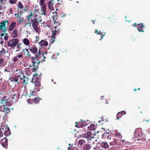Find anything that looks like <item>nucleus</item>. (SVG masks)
I'll return each mask as SVG.
<instances>
[{
    "instance_id": "obj_39",
    "label": "nucleus",
    "mask_w": 150,
    "mask_h": 150,
    "mask_svg": "<svg viewBox=\"0 0 150 150\" xmlns=\"http://www.w3.org/2000/svg\"><path fill=\"white\" fill-rule=\"evenodd\" d=\"M45 2V0H40L39 2V4L41 6H42L44 4Z\"/></svg>"
},
{
    "instance_id": "obj_31",
    "label": "nucleus",
    "mask_w": 150,
    "mask_h": 150,
    "mask_svg": "<svg viewBox=\"0 0 150 150\" xmlns=\"http://www.w3.org/2000/svg\"><path fill=\"white\" fill-rule=\"evenodd\" d=\"M40 58H42V59H41V61L44 62L45 61V59L46 58L43 55H40Z\"/></svg>"
},
{
    "instance_id": "obj_44",
    "label": "nucleus",
    "mask_w": 150,
    "mask_h": 150,
    "mask_svg": "<svg viewBox=\"0 0 150 150\" xmlns=\"http://www.w3.org/2000/svg\"><path fill=\"white\" fill-rule=\"evenodd\" d=\"M98 30L97 29H96L95 30V33H97L98 34H100V35H101L102 34V33H101L100 31H99V33H98Z\"/></svg>"
},
{
    "instance_id": "obj_56",
    "label": "nucleus",
    "mask_w": 150,
    "mask_h": 150,
    "mask_svg": "<svg viewBox=\"0 0 150 150\" xmlns=\"http://www.w3.org/2000/svg\"><path fill=\"white\" fill-rule=\"evenodd\" d=\"M51 40H52V41L53 42L54 41V39L53 38V39H51Z\"/></svg>"
},
{
    "instance_id": "obj_54",
    "label": "nucleus",
    "mask_w": 150,
    "mask_h": 150,
    "mask_svg": "<svg viewBox=\"0 0 150 150\" xmlns=\"http://www.w3.org/2000/svg\"><path fill=\"white\" fill-rule=\"evenodd\" d=\"M4 71L5 72H8V71H9L7 69H5Z\"/></svg>"
},
{
    "instance_id": "obj_63",
    "label": "nucleus",
    "mask_w": 150,
    "mask_h": 150,
    "mask_svg": "<svg viewBox=\"0 0 150 150\" xmlns=\"http://www.w3.org/2000/svg\"><path fill=\"white\" fill-rule=\"evenodd\" d=\"M138 90H140V88H138Z\"/></svg>"
},
{
    "instance_id": "obj_20",
    "label": "nucleus",
    "mask_w": 150,
    "mask_h": 150,
    "mask_svg": "<svg viewBox=\"0 0 150 150\" xmlns=\"http://www.w3.org/2000/svg\"><path fill=\"white\" fill-rule=\"evenodd\" d=\"M83 149L85 150H89L91 148V146L89 144H86L83 145Z\"/></svg>"
},
{
    "instance_id": "obj_42",
    "label": "nucleus",
    "mask_w": 150,
    "mask_h": 150,
    "mask_svg": "<svg viewBox=\"0 0 150 150\" xmlns=\"http://www.w3.org/2000/svg\"><path fill=\"white\" fill-rule=\"evenodd\" d=\"M18 59V58L16 56L14 57L13 59V60L14 62H16L17 61Z\"/></svg>"
},
{
    "instance_id": "obj_5",
    "label": "nucleus",
    "mask_w": 150,
    "mask_h": 150,
    "mask_svg": "<svg viewBox=\"0 0 150 150\" xmlns=\"http://www.w3.org/2000/svg\"><path fill=\"white\" fill-rule=\"evenodd\" d=\"M8 22L7 21H3L2 22L0 23V30H3L4 32H6V29L7 27L6 26V24Z\"/></svg>"
},
{
    "instance_id": "obj_53",
    "label": "nucleus",
    "mask_w": 150,
    "mask_h": 150,
    "mask_svg": "<svg viewBox=\"0 0 150 150\" xmlns=\"http://www.w3.org/2000/svg\"><path fill=\"white\" fill-rule=\"evenodd\" d=\"M51 1H51V2H52V3H55V2H54V1H55V0H50Z\"/></svg>"
},
{
    "instance_id": "obj_62",
    "label": "nucleus",
    "mask_w": 150,
    "mask_h": 150,
    "mask_svg": "<svg viewBox=\"0 0 150 150\" xmlns=\"http://www.w3.org/2000/svg\"><path fill=\"white\" fill-rule=\"evenodd\" d=\"M95 20H94L93 21L92 20V21L93 22V23L94 24H95V23H94V21H95Z\"/></svg>"
},
{
    "instance_id": "obj_58",
    "label": "nucleus",
    "mask_w": 150,
    "mask_h": 150,
    "mask_svg": "<svg viewBox=\"0 0 150 150\" xmlns=\"http://www.w3.org/2000/svg\"><path fill=\"white\" fill-rule=\"evenodd\" d=\"M137 89H136V88H134V91H136L137 90Z\"/></svg>"
},
{
    "instance_id": "obj_3",
    "label": "nucleus",
    "mask_w": 150,
    "mask_h": 150,
    "mask_svg": "<svg viewBox=\"0 0 150 150\" xmlns=\"http://www.w3.org/2000/svg\"><path fill=\"white\" fill-rule=\"evenodd\" d=\"M19 40L18 39H13L10 40L8 42L7 45L11 48H15L17 45Z\"/></svg>"
},
{
    "instance_id": "obj_15",
    "label": "nucleus",
    "mask_w": 150,
    "mask_h": 150,
    "mask_svg": "<svg viewBox=\"0 0 150 150\" xmlns=\"http://www.w3.org/2000/svg\"><path fill=\"white\" fill-rule=\"evenodd\" d=\"M48 44V43L47 41L43 40H42L39 43V45L41 46H47Z\"/></svg>"
},
{
    "instance_id": "obj_29",
    "label": "nucleus",
    "mask_w": 150,
    "mask_h": 150,
    "mask_svg": "<svg viewBox=\"0 0 150 150\" xmlns=\"http://www.w3.org/2000/svg\"><path fill=\"white\" fill-rule=\"evenodd\" d=\"M109 147V146L106 142H104V148L107 149Z\"/></svg>"
},
{
    "instance_id": "obj_32",
    "label": "nucleus",
    "mask_w": 150,
    "mask_h": 150,
    "mask_svg": "<svg viewBox=\"0 0 150 150\" xmlns=\"http://www.w3.org/2000/svg\"><path fill=\"white\" fill-rule=\"evenodd\" d=\"M4 61V58H0V67H1L3 65V62Z\"/></svg>"
},
{
    "instance_id": "obj_10",
    "label": "nucleus",
    "mask_w": 150,
    "mask_h": 150,
    "mask_svg": "<svg viewBox=\"0 0 150 150\" xmlns=\"http://www.w3.org/2000/svg\"><path fill=\"white\" fill-rule=\"evenodd\" d=\"M110 131L109 130H106L105 132H104V139H110L111 138L110 136Z\"/></svg>"
},
{
    "instance_id": "obj_30",
    "label": "nucleus",
    "mask_w": 150,
    "mask_h": 150,
    "mask_svg": "<svg viewBox=\"0 0 150 150\" xmlns=\"http://www.w3.org/2000/svg\"><path fill=\"white\" fill-rule=\"evenodd\" d=\"M115 136L116 137H118L120 139L122 137V135L119 132L116 133L115 134Z\"/></svg>"
},
{
    "instance_id": "obj_33",
    "label": "nucleus",
    "mask_w": 150,
    "mask_h": 150,
    "mask_svg": "<svg viewBox=\"0 0 150 150\" xmlns=\"http://www.w3.org/2000/svg\"><path fill=\"white\" fill-rule=\"evenodd\" d=\"M30 96H34L36 94V92L35 91H30Z\"/></svg>"
},
{
    "instance_id": "obj_51",
    "label": "nucleus",
    "mask_w": 150,
    "mask_h": 150,
    "mask_svg": "<svg viewBox=\"0 0 150 150\" xmlns=\"http://www.w3.org/2000/svg\"><path fill=\"white\" fill-rule=\"evenodd\" d=\"M9 11L10 12V13H12V10L11 8H10L9 9Z\"/></svg>"
},
{
    "instance_id": "obj_47",
    "label": "nucleus",
    "mask_w": 150,
    "mask_h": 150,
    "mask_svg": "<svg viewBox=\"0 0 150 150\" xmlns=\"http://www.w3.org/2000/svg\"><path fill=\"white\" fill-rule=\"evenodd\" d=\"M17 17L18 18L20 19L19 22H20V20H21L20 17L19 16V14L18 13H17Z\"/></svg>"
},
{
    "instance_id": "obj_13",
    "label": "nucleus",
    "mask_w": 150,
    "mask_h": 150,
    "mask_svg": "<svg viewBox=\"0 0 150 150\" xmlns=\"http://www.w3.org/2000/svg\"><path fill=\"white\" fill-rule=\"evenodd\" d=\"M11 33V36L13 38H16L18 35V30L15 29L12 30Z\"/></svg>"
},
{
    "instance_id": "obj_11",
    "label": "nucleus",
    "mask_w": 150,
    "mask_h": 150,
    "mask_svg": "<svg viewBox=\"0 0 150 150\" xmlns=\"http://www.w3.org/2000/svg\"><path fill=\"white\" fill-rule=\"evenodd\" d=\"M46 4H44L42 6H41V13L42 14L45 15L47 12L46 11Z\"/></svg>"
},
{
    "instance_id": "obj_36",
    "label": "nucleus",
    "mask_w": 150,
    "mask_h": 150,
    "mask_svg": "<svg viewBox=\"0 0 150 150\" xmlns=\"http://www.w3.org/2000/svg\"><path fill=\"white\" fill-rule=\"evenodd\" d=\"M73 146V144L71 145L70 144H69V146L68 147V150H73V148H72V146Z\"/></svg>"
},
{
    "instance_id": "obj_1",
    "label": "nucleus",
    "mask_w": 150,
    "mask_h": 150,
    "mask_svg": "<svg viewBox=\"0 0 150 150\" xmlns=\"http://www.w3.org/2000/svg\"><path fill=\"white\" fill-rule=\"evenodd\" d=\"M9 99L7 97L4 96L1 99V102L3 105H0V112H4L6 115L9 113L10 111L9 108L6 107V105L10 106L11 103L9 102Z\"/></svg>"
},
{
    "instance_id": "obj_24",
    "label": "nucleus",
    "mask_w": 150,
    "mask_h": 150,
    "mask_svg": "<svg viewBox=\"0 0 150 150\" xmlns=\"http://www.w3.org/2000/svg\"><path fill=\"white\" fill-rule=\"evenodd\" d=\"M88 129L89 130L93 131L95 130V127L94 125H90L88 127Z\"/></svg>"
},
{
    "instance_id": "obj_37",
    "label": "nucleus",
    "mask_w": 150,
    "mask_h": 150,
    "mask_svg": "<svg viewBox=\"0 0 150 150\" xmlns=\"http://www.w3.org/2000/svg\"><path fill=\"white\" fill-rule=\"evenodd\" d=\"M59 30H53V37L56 35V33L58 32Z\"/></svg>"
},
{
    "instance_id": "obj_45",
    "label": "nucleus",
    "mask_w": 150,
    "mask_h": 150,
    "mask_svg": "<svg viewBox=\"0 0 150 150\" xmlns=\"http://www.w3.org/2000/svg\"><path fill=\"white\" fill-rule=\"evenodd\" d=\"M1 4H2L3 1L2 0H0ZM3 9V6H1V5H0V10H1Z\"/></svg>"
},
{
    "instance_id": "obj_49",
    "label": "nucleus",
    "mask_w": 150,
    "mask_h": 150,
    "mask_svg": "<svg viewBox=\"0 0 150 150\" xmlns=\"http://www.w3.org/2000/svg\"><path fill=\"white\" fill-rule=\"evenodd\" d=\"M36 40L37 41H38V40H39V36H36Z\"/></svg>"
},
{
    "instance_id": "obj_6",
    "label": "nucleus",
    "mask_w": 150,
    "mask_h": 150,
    "mask_svg": "<svg viewBox=\"0 0 150 150\" xmlns=\"http://www.w3.org/2000/svg\"><path fill=\"white\" fill-rule=\"evenodd\" d=\"M38 53H37V54H36L34 57H31L32 61V62L33 64V66H34V70H37L38 68V64L36 62H35V59L37 58L38 57Z\"/></svg>"
},
{
    "instance_id": "obj_50",
    "label": "nucleus",
    "mask_w": 150,
    "mask_h": 150,
    "mask_svg": "<svg viewBox=\"0 0 150 150\" xmlns=\"http://www.w3.org/2000/svg\"><path fill=\"white\" fill-rule=\"evenodd\" d=\"M25 50L27 52H29V49H28L25 48V50Z\"/></svg>"
},
{
    "instance_id": "obj_43",
    "label": "nucleus",
    "mask_w": 150,
    "mask_h": 150,
    "mask_svg": "<svg viewBox=\"0 0 150 150\" xmlns=\"http://www.w3.org/2000/svg\"><path fill=\"white\" fill-rule=\"evenodd\" d=\"M121 114L123 115H125L126 114V112L125 111H122L120 112Z\"/></svg>"
},
{
    "instance_id": "obj_61",
    "label": "nucleus",
    "mask_w": 150,
    "mask_h": 150,
    "mask_svg": "<svg viewBox=\"0 0 150 150\" xmlns=\"http://www.w3.org/2000/svg\"><path fill=\"white\" fill-rule=\"evenodd\" d=\"M149 119H148V120H146L145 121L146 122H147L148 121H149Z\"/></svg>"
},
{
    "instance_id": "obj_34",
    "label": "nucleus",
    "mask_w": 150,
    "mask_h": 150,
    "mask_svg": "<svg viewBox=\"0 0 150 150\" xmlns=\"http://www.w3.org/2000/svg\"><path fill=\"white\" fill-rule=\"evenodd\" d=\"M23 8V6L21 2H19L18 4V8H20L21 9H22Z\"/></svg>"
},
{
    "instance_id": "obj_19",
    "label": "nucleus",
    "mask_w": 150,
    "mask_h": 150,
    "mask_svg": "<svg viewBox=\"0 0 150 150\" xmlns=\"http://www.w3.org/2000/svg\"><path fill=\"white\" fill-rule=\"evenodd\" d=\"M0 35L2 38L3 37L5 40H7L8 39V36L7 34L5 33H1Z\"/></svg>"
},
{
    "instance_id": "obj_23",
    "label": "nucleus",
    "mask_w": 150,
    "mask_h": 150,
    "mask_svg": "<svg viewBox=\"0 0 150 150\" xmlns=\"http://www.w3.org/2000/svg\"><path fill=\"white\" fill-rule=\"evenodd\" d=\"M53 3H52L51 1H49L48 3V8L50 10H53Z\"/></svg>"
},
{
    "instance_id": "obj_60",
    "label": "nucleus",
    "mask_w": 150,
    "mask_h": 150,
    "mask_svg": "<svg viewBox=\"0 0 150 150\" xmlns=\"http://www.w3.org/2000/svg\"><path fill=\"white\" fill-rule=\"evenodd\" d=\"M137 140H141V141H142H142L141 140V139H137Z\"/></svg>"
},
{
    "instance_id": "obj_26",
    "label": "nucleus",
    "mask_w": 150,
    "mask_h": 150,
    "mask_svg": "<svg viewBox=\"0 0 150 150\" xmlns=\"http://www.w3.org/2000/svg\"><path fill=\"white\" fill-rule=\"evenodd\" d=\"M85 142H86L84 140L82 139L79 140L78 141V143L81 146L83 143H85Z\"/></svg>"
},
{
    "instance_id": "obj_40",
    "label": "nucleus",
    "mask_w": 150,
    "mask_h": 150,
    "mask_svg": "<svg viewBox=\"0 0 150 150\" xmlns=\"http://www.w3.org/2000/svg\"><path fill=\"white\" fill-rule=\"evenodd\" d=\"M9 2L11 4H14L16 1V0H9Z\"/></svg>"
},
{
    "instance_id": "obj_52",
    "label": "nucleus",
    "mask_w": 150,
    "mask_h": 150,
    "mask_svg": "<svg viewBox=\"0 0 150 150\" xmlns=\"http://www.w3.org/2000/svg\"><path fill=\"white\" fill-rule=\"evenodd\" d=\"M133 25L134 26V27H136L137 26V24L136 23H134V24H133Z\"/></svg>"
},
{
    "instance_id": "obj_57",
    "label": "nucleus",
    "mask_w": 150,
    "mask_h": 150,
    "mask_svg": "<svg viewBox=\"0 0 150 150\" xmlns=\"http://www.w3.org/2000/svg\"><path fill=\"white\" fill-rule=\"evenodd\" d=\"M33 80H34V79H33L31 81V82H33V83H34V82L33 81Z\"/></svg>"
},
{
    "instance_id": "obj_35",
    "label": "nucleus",
    "mask_w": 150,
    "mask_h": 150,
    "mask_svg": "<svg viewBox=\"0 0 150 150\" xmlns=\"http://www.w3.org/2000/svg\"><path fill=\"white\" fill-rule=\"evenodd\" d=\"M3 129H0V139L4 136V134L3 132Z\"/></svg>"
},
{
    "instance_id": "obj_4",
    "label": "nucleus",
    "mask_w": 150,
    "mask_h": 150,
    "mask_svg": "<svg viewBox=\"0 0 150 150\" xmlns=\"http://www.w3.org/2000/svg\"><path fill=\"white\" fill-rule=\"evenodd\" d=\"M31 22L33 29L36 33H38L39 31V29L38 27V23L32 20H31Z\"/></svg>"
},
{
    "instance_id": "obj_14",
    "label": "nucleus",
    "mask_w": 150,
    "mask_h": 150,
    "mask_svg": "<svg viewBox=\"0 0 150 150\" xmlns=\"http://www.w3.org/2000/svg\"><path fill=\"white\" fill-rule=\"evenodd\" d=\"M137 26H138L137 28V30L139 32H143L144 31L143 30V28L144 27L142 23H141L140 24H138L137 25Z\"/></svg>"
},
{
    "instance_id": "obj_64",
    "label": "nucleus",
    "mask_w": 150,
    "mask_h": 150,
    "mask_svg": "<svg viewBox=\"0 0 150 150\" xmlns=\"http://www.w3.org/2000/svg\"><path fill=\"white\" fill-rule=\"evenodd\" d=\"M57 26H55V27H54V28H55V29H56L57 28Z\"/></svg>"
},
{
    "instance_id": "obj_27",
    "label": "nucleus",
    "mask_w": 150,
    "mask_h": 150,
    "mask_svg": "<svg viewBox=\"0 0 150 150\" xmlns=\"http://www.w3.org/2000/svg\"><path fill=\"white\" fill-rule=\"evenodd\" d=\"M122 116V115L121 114V113L119 112H118L116 115V117L118 120H119L120 118Z\"/></svg>"
},
{
    "instance_id": "obj_22",
    "label": "nucleus",
    "mask_w": 150,
    "mask_h": 150,
    "mask_svg": "<svg viewBox=\"0 0 150 150\" xmlns=\"http://www.w3.org/2000/svg\"><path fill=\"white\" fill-rule=\"evenodd\" d=\"M38 23H40L42 21V19L41 17H39L37 18L33 19L32 20Z\"/></svg>"
},
{
    "instance_id": "obj_2",
    "label": "nucleus",
    "mask_w": 150,
    "mask_h": 150,
    "mask_svg": "<svg viewBox=\"0 0 150 150\" xmlns=\"http://www.w3.org/2000/svg\"><path fill=\"white\" fill-rule=\"evenodd\" d=\"M96 133L94 131H90L87 132L86 134L81 135L82 137L85 138L89 140H91L92 139L94 138V137L96 135Z\"/></svg>"
},
{
    "instance_id": "obj_16",
    "label": "nucleus",
    "mask_w": 150,
    "mask_h": 150,
    "mask_svg": "<svg viewBox=\"0 0 150 150\" xmlns=\"http://www.w3.org/2000/svg\"><path fill=\"white\" fill-rule=\"evenodd\" d=\"M23 82L22 83L23 85L27 84L28 83V78L27 76H23Z\"/></svg>"
},
{
    "instance_id": "obj_25",
    "label": "nucleus",
    "mask_w": 150,
    "mask_h": 150,
    "mask_svg": "<svg viewBox=\"0 0 150 150\" xmlns=\"http://www.w3.org/2000/svg\"><path fill=\"white\" fill-rule=\"evenodd\" d=\"M4 134L5 135H9L10 134V132L9 128L4 131Z\"/></svg>"
},
{
    "instance_id": "obj_21",
    "label": "nucleus",
    "mask_w": 150,
    "mask_h": 150,
    "mask_svg": "<svg viewBox=\"0 0 150 150\" xmlns=\"http://www.w3.org/2000/svg\"><path fill=\"white\" fill-rule=\"evenodd\" d=\"M18 76H16L14 78L13 77L12 79V81H13V83L15 82V85L18 84Z\"/></svg>"
},
{
    "instance_id": "obj_48",
    "label": "nucleus",
    "mask_w": 150,
    "mask_h": 150,
    "mask_svg": "<svg viewBox=\"0 0 150 150\" xmlns=\"http://www.w3.org/2000/svg\"><path fill=\"white\" fill-rule=\"evenodd\" d=\"M20 47L19 45H18L17 46V48L18 49V50H19L20 49Z\"/></svg>"
},
{
    "instance_id": "obj_7",
    "label": "nucleus",
    "mask_w": 150,
    "mask_h": 150,
    "mask_svg": "<svg viewBox=\"0 0 150 150\" xmlns=\"http://www.w3.org/2000/svg\"><path fill=\"white\" fill-rule=\"evenodd\" d=\"M7 142L8 140L6 137L2 139L0 141V142L2 146L6 149L7 148Z\"/></svg>"
},
{
    "instance_id": "obj_38",
    "label": "nucleus",
    "mask_w": 150,
    "mask_h": 150,
    "mask_svg": "<svg viewBox=\"0 0 150 150\" xmlns=\"http://www.w3.org/2000/svg\"><path fill=\"white\" fill-rule=\"evenodd\" d=\"M6 53V50L3 48H2V50L0 51L1 54L2 55H3Z\"/></svg>"
},
{
    "instance_id": "obj_12",
    "label": "nucleus",
    "mask_w": 150,
    "mask_h": 150,
    "mask_svg": "<svg viewBox=\"0 0 150 150\" xmlns=\"http://www.w3.org/2000/svg\"><path fill=\"white\" fill-rule=\"evenodd\" d=\"M16 23L15 22H12L10 25L8 27V30L12 31L16 27Z\"/></svg>"
},
{
    "instance_id": "obj_41",
    "label": "nucleus",
    "mask_w": 150,
    "mask_h": 150,
    "mask_svg": "<svg viewBox=\"0 0 150 150\" xmlns=\"http://www.w3.org/2000/svg\"><path fill=\"white\" fill-rule=\"evenodd\" d=\"M23 56V55L22 54H18L17 55L16 57H17L18 58H20L21 57Z\"/></svg>"
},
{
    "instance_id": "obj_28",
    "label": "nucleus",
    "mask_w": 150,
    "mask_h": 150,
    "mask_svg": "<svg viewBox=\"0 0 150 150\" xmlns=\"http://www.w3.org/2000/svg\"><path fill=\"white\" fill-rule=\"evenodd\" d=\"M40 100V98L39 97H37L36 98H35L34 99V102L36 103H38Z\"/></svg>"
},
{
    "instance_id": "obj_55",
    "label": "nucleus",
    "mask_w": 150,
    "mask_h": 150,
    "mask_svg": "<svg viewBox=\"0 0 150 150\" xmlns=\"http://www.w3.org/2000/svg\"><path fill=\"white\" fill-rule=\"evenodd\" d=\"M78 123H78V122H76V125L75 127H78L77 126V124H78Z\"/></svg>"
},
{
    "instance_id": "obj_8",
    "label": "nucleus",
    "mask_w": 150,
    "mask_h": 150,
    "mask_svg": "<svg viewBox=\"0 0 150 150\" xmlns=\"http://www.w3.org/2000/svg\"><path fill=\"white\" fill-rule=\"evenodd\" d=\"M33 17V13L31 11H30L28 13V15L26 17L27 20L28 21V23L29 24L30 26H31V20H32V17Z\"/></svg>"
},
{
    "instance_id": "obj_9",
    "label": "nucleus",
    "mask_w": 150,
    "mask_h": 150,
    "mask_svg": "<svg viewBox=\"0 0 150 150\" xmlns=\"http://www.w3.org/2000/svg\"><path fill=\"white\" fill-rule=\"evenodd\" d=\"M29 49L31 52L33 54H35L38 52V49L36 46L35 45H33L31 46H29Z\"/></svg>"
},
{
    "instance_id": "obj_18",
    "label": "nucleus",
    "mask_w": 150,
    "mask_h": 150,
    "mask_svg": "<svg viewBox=\"0 0 150 150\" xmlns=\"http://www.w3.org/2000/svg\"><path fill=\"white\" fill-rule=\"evenodd\" d=\"M22 42L25 45L27 46L28 45L30 44V41L27 38L24 39L22 41Z\"/></svg>"
},
{
    "instance_id": "obj_59",
    "label": "nucleus",
    "mask_w": 150,
    "mask_h": 150,
    "mask_svg": "<svg viewBox=\"0 0 150 150\" xmlns=\"http://www.w3.org/2000/svg\"><path fill=\"white\" fill-rule=\"evenodd\" d=\"M2 81V79L1 78H0V82Z\"/></svg>"
},
{
    "instance_id": "obj_46",
    "label": "nucleus",
    "mask_w": 150,
    "mask_h": 150,
    "mask_svg": "<svg viewBox=\"0 0 150 150\" xmlns=\"http://www.w3.org/2000/svg\"><path fill=\"white\" fill-rule=\"evenodd\" d=\"M26 55L27 56V57H31V55L30 54V53L29 51L27 52V54H26Z\"/></svg>"
},
{
    "instance_id": "obj_17",
    "label": "nucleus",
    "mask_w": 150,
    "mask_h": 150,
    "mask_svg": "<svg viewBox=\"0 0 150 150\" xmlns=\"http://www.w3.org/2000/svg\"><path fill=\"white\" fill-rule=\"evenodd\" d=\"M34 83V86H35L34 89H36L40 85V84L39 81L38 80V79H36Z\"/></svg>"
}]
</instances>
